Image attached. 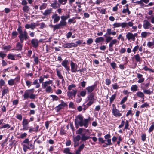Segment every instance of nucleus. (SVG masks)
I'll return each mask as SVG.
<instances>
[{
  "label": "nucleus",
  "mask_w": 154,
  "mask_h": 154,
  "mask_svg": "<svg viewBox=\"0 0 154 154\" xmlns=\"http://www.w3.org/2000/svg\"><path fill=\"white\" fill-rule=\"evenodd\" d=\"M90 120V118L88 117L87 119H84L81 115H79L76 116L75 119V124L79 125L80 127L84 126L85 128L88 127L89 123Z\"/></svg>",
  "instance_id": "f257e3e1"
},
{
  "label": "nucleus",
  "mask_w": 154,
  "mask_h": 154,
  "mask_svg": "<svg viewBox=\"0 0 154 154\" xmlns=\"http://www.w3.org/2000/svg\"><path fill=\"white\" fill-rule=\"evenodd\" d=\"M34 89H32L26 90L23 95L24 99H27L29 98L31 99H34L35 97V95L32 94L34 92Z\"/></svg>",
  "instance_id": "f03ea898"
},
{
  "label": "nucleus",
  "mask_w": 154,
  "mask_h": 154,
  "mask_svg": "<svg viewBox=\"0 0 154 154\" xmlns=\"http://www.w3.org/2000/svg\"><path fill=\"white\" fill-rule=\"evenodd\" d=\"M19 37L21 43H23L24 39L26 40L29 37L28 36L27 32L25 29L23 33H22L20 34L19 36Z\"/></svg>",
  "instance_id": "7ed1b4c3"
},
{
  "label": "nucleus",
  "mask_w": 154,
  "mask_h": 154,
  "mask_svg": "<svg viewBox=\"0 0 154 154\" xmlns=\"http://www.w3.org/2000/svg\"><path fill=\"white\" fill-rule=\"evenodd\" d=\"M137 33L133 34L131 32H128L126 35V38L128 40H132L134 41L135 40V37L137 36Z\"/></svg>",
  "instance_id": "20e7f679"
},
{
  "label": "nucleus",
  "mask_w": 154,
  "mask_h": 154,
  "mask_svg": "<svg viewBox=\"0 0 154 154\" xmlns=\"http://www.w3.org/2000/svg\"><path fill=\"white\" fill-rule=\"evenodd\" d=\"M113 108L112 109V112L113 115L116 117H119L122 116V114L119 111L116 109V107L114 104L112 105Z\"/></svg>",
  "instance_id": "39448f33"
},
{
  "label": "nucleus",
  "mask_w": 154,
  "mask_h": 154,
  "mask_svg": "<svg viewBox=\"0 0 154 154\" xmlns=\"http://www.w3.org/2000/svg\"><path fill=\"white\" fill-rule=\"evenodd\" d=\"M113 26L114 28H118L121 26L122 28H125L127 26H128V24L127 23L125 22L120 23H114Z\"/></svg>",
  "instance_id": "423d86ee"
},
{
  "label": "nucleus",
  "mask_w": 154,
  "mask_h": 154,
  "mask_svg": "<svg viewBox=\"0 0 154 154\" xmlns=\"http://www.w3.org/2000/svg\"><path fill=\"white\" fill-rule=\"evenodd\" d=\"M77 90V89L73 90L72 91H69L67 92V96L70 98L72 99L76 94Z\"/></svg>",
  "instance_id": "0eeeda50"
},
{
  "label": "nucleus",
  "mask_w": 154,
  "mask_h": 154,
  "mask_svg": "<svg viewBox=\"0 0 154 154\" xmlns=\"http://www.w3.org/2000/svg\"><path fill=\"white\" fill-rule=\"evenodd\" d=\"M73 138L74 147H76L79 145V141L81 139V137L79 135H77L76 137L73 136Z\"/></svg>",
  "instance_id": "6e6552de"
},
{
  "label": "nucleus",
  "mask_w": 154,
  "mask_h": 154,
  "mask_svg": "<svg viewBox=\"0 0 154 154\" xmlns=\"http://www.w3.org/2000/svg\"><path fill=\"white\" fill-rule=\"evenodd\" d=\"M88 101L87 104L88 106L91 105L94 102V96L93 94H90L88 97Z\"/></svg>",
  "instance_id": "1a4fd4ad"
},
{
  "label": "nucleus",
  "mask_w": 154,
  "mask_h": 154,
  "mask_svg": "<svg viewBox=\"0 0 154 154\" xmlns=\"http://www.w3.org/2000/svg\"><path fill=\"white\" fill-rule=\"evenodd\" d=\"M51 18L53 20V23H54L58 22L60 19V17L56 13L53 14Z\"/></svg>",
  "instance_id": "9d476101"
},
{
  "label": "nucleus",
  "mask_w": 154,
  "mask_h": 154,
  "mask_svg": "<svg viewBox=\"0 0 154 154\" xmlns=\"http://www.w3.org/2000/svg\"><path fill=\"white\" fill-rule=\"evenodd\" d=\"M152 25L147 20H144L143 21V26L145 29H148L151 27Z\"/></svg>",
  "instance_id": "9b49d317"
},
{
  "label": "nucleus",
  "mask_w": 154,
  "mask_h": 154,
  "mask_svg": "<svg viewBox=\"0 0 154 154\" xmlns=\"http://www.w3.org/2000/svg\"><path fill=\"white\" fill-rule=\"evenodd\" d=\"M67 24V23L66 21L61 20L59 23L57 24L58 29L62 28L63 27L66 26Z\"/></svg>",
  "instance_id": "f8f14e48"
},
{
  "label": "nucleus",
  "mask_w": 154,
  "mask_h": 154,
  "mask_svg": "<svg viewBox=\"0 0 154 154\" xmlns=\"http://www.w3.org/2000/svg\"><path fill=\"white\" fill-rule=\"evenodd\" d=\"M104 137L105 139V142H107V143H106L109 145H111L112 143L111 142V139H110L111 137V135L110 134H107Z\"/></svg>",
  "instance_id": "ddd939ff"
},
{
  "label": "nucleus",
  "mask_w": 154,
  "mask_h": 154,
  "mask_svg": "<svg viewBox=\"0 0 154 154\" xmlns=\"http://www.w3.org/2000/svg\"><path fill=\"white\" fill-rule=\"evenodd\" d=\"M67 106V104L64 101H62L60 104L59 105L56 107V109L57 112L59 111L60 110L63 109L64 107Z\"/></svg>",
  "instance_id": "4468645a"
},
{
  "label": "nucleus",
  "mask_w": 154,
  "mask_h": 154,
  "mask_svg": "<svg viewBox=\"0 0 154 154\" xmlns=\"http://www.w3.org/2000/svg\"><path fill=\"white\" fill-rule=\"evenodd\" d=\"M71 71L72 72H75L79 71L77 70V66L75 65L74 63L71 61Z\"/></svg>",
  "instance_id": "2eb2a0df"
},
{
  "label": "nucleus",
  "mask_w": 154,
  "mask_h": 154,
  "mask_svg": "<svg viewBox=\"0 0 154 154\" xmlns=\"http://www.w3.org/2000/svg\"><path fill=\"white\" fill-rule=\"evenodd\" d=\"M37 26L36 25L35 23H32L30 24H26L25 26V28L26 29L31 28L33 30Z\"/></svg>",
  "instance_id": "dca6fc26"
},
{
  "label": "nucleus",
  "mask_w": 154,
  "mask_h": 154,
  "mask_svg": "<svg viewBox=\"0 0 154 154\" xmlns=\"http://www.w3.org/2000/svg\"><path fill=\"white\" fill-rule=\"evenodd\" d=\"M31 43L33 47L36 48L38 46L39 41L36 39H33L31 40Z\"/></svg>",
  "instance_id": "f3484780"
},
{
  "label": "nucleus",
  "mask_w": 154,
  "mask_h": 154,
  "mask_svg": "<svg viewBox=\"0 0 154 154\" xmlns=\"http://www.w3.org/2000/svg\"><path fill=\"white\" fill-rule=\"evenodd\" d=\"M95 86V85H94L87 87L86 88V90L87 91V94H89L91 93L94 89Z\"/></svg>",
  "instance_id": "a211bd4d"
},
{
  "label": "nucleus",
  "mask_w": 154,
  "mask_h": 154,
  "mask_svg": "<svg viewBox=\"0 0 154 154\" xmlns=\"http://www.w3.org/2000/svg\"><path fill=\"white\" fill-rule=\"evenodd\" d=\"M77 45L74 43H67L64 44L63 47L65 48H70L72 47H76Z\"/></svg>",
  "instance_id": "6ab92c4d"
},
{
  "label": "nucleus",
  "mask_w": 154,
  "mask_h": 154,
  "mask_svg": "<svg viewBox=\"0 0 154 154\" xmlns=\"http://www.w3.org/2000/svg\"><path fill=\"white\" fill-rule=\"evenodd\" d=\"M53 82L52 80H50L48 81H46L43 82L42 84V87L43 89H45V88L49 86V84H52Z\"/></svg>",
  "instance_id": "aec40b11"
},
{
  "label": "nucleus",
  "mask_w": 154,
  "mask_h": 154,
  "mask_svg": "<svg viewBox=\"0 0 154 154\" xmlns=\"http://www.w3.org/2000/svg\"><path fill=\"white\" fill-rule=\"evenodd\" d=\"M143 75L137 73V77L138 79H139L137 81L139 83H141L143 82L145 80V79L143 77Z\"/></svg>",
  "instance_id": "412c9836"
},
{
  "label": "nucleus",
  "mask_w": 154,
  "mask_h": 154,
  "mask_svg": "<svg viewBox=\"0 0 154 154\" xmlns=\"http://www.w3.org/2000/svg\"><path fill=\"white\" fill-rule=\"evenodd\" d=\"M52 9L51 8L46 9L42 13V14L45 16H49L52 13Z\"/></svg>",
  "instance_id": "4be33fe9"
},
{
  "label": "nucleus",
  "mask_w": 154,
  "mask_h": 154,
  "mask_svg": "<svg viewBox=\"0 0 154 154\" xmlns=\"http://www.w3.org/2000/svg\"><path fill=\"white\" fill-rule=\"evenodd\" d=\"M35 125V128L30 127L29 129V132L31 133L33 132H38V129L39 128V126L38 125Z\"/></svg>",
  "instance_id": "5701e85b"
},
{
  "label": "nucleus",
  "mask_w": 154,
  "mask_h": 154,
  "mask_svg": "<svg viewBox=\"0 0 154 154\" xmlns=\"http://www.w3.org/2000/svg\"><path fill=\"white\" fill-rule=\"evenodd\" d=\"M81 140L82 141H85L91 137L89 136L86 135L85 134H81Z\"/></svg>",
  "instance_id": "b1692460"
},
{
  "label": "nucleus",
  "mask_w": 154,
  "mask_h": 154,
  "mask_svg": "<svg viewBox=\"0 0 154 154\" xmlns=\"http://www.w3.org/2000/svg\"><path fill=\"white\" fill-rule=\"evenodd\" d=\"M136 96L139 98H142L143 99H144L145 95L141 91H138L136 94Z\"/></svg>",
  "instance_id": "393cba45"
},
{
  "label": "nucleus",
  "mask_w": 154,
  "mask_h": 154,
  "mask_svg": "<svg viewBox=\"0 0 154 154\" xmlns=\"http://www.w3.org/2000/svg\"><path fill=\"white\" fill-rule=\"evenodd\" d=\"M57 74V76L60 79H62V83H64L65 81L63 77L62 76L60 71L57 70H56Z\"/></svg>",
  "instance_id": "a878e982"
},
{
  "label": "nucleus",
  "mask_w": 154,
  "mask_h": 154,
  "mask_svg": "<svg viewBox=\"0 0 154 154\" xmlns=\"http://www.w3.org/2000/svg\"><path fill=\"white\" fill-rule=\"evenodd\" d=\"M128 24V26L126 27H132V28L134 30V31H136L137 29V27L136 26H133L134 23L132 21H129Z\"/></svg>",
  "instance_id": "bb28decb"
},
{
  "label": "nucleus",
  "mask_w": 154,
  "mask_h": 154,
  "mask_svg": "<svg viewBox=\"0 0 154 154\" xmlns=\"http://www.w3.org/2000/svg\"><path fill=\"white\" fill-rule=\"evenodd\" d=\"M69 14H66V15H62L60 17L61 19L62 20L66 21V20L70 17Z\"/></svg>",
  "instance_id": "cd10ccee"
},
{
  "label": "nucleus",
  "mask_w": 154,
  "mask_h": 154,
  "mask_svg": "<svg viewBox=\"0 0 154 154\" xmlns=\"http://www.w3.org/2000/svg\"><path fill=\"white\" fill-rule=\"evenodd\" d=\"M151 34L149 32H143L141 33V36L142 38H145L146 37L149 36Z\"/></svg>",
  "instance_id": "c85d7f7f"
},
{
  "label": "nucleus",
  "mask_w": 154,
  "mask_h": 154,
  "mask_svg": "<svg viewBox=\"0 0 154 154\" xmlns=\"http://www.w3.org/2000/svg\"><path fill=\"white\" fill-rule=\"evenodd\" d=\"M58 4L57 0H54V2L51 4V6L54 9H56L57 8H59L60 5H58V7H57V4Z\"/></svg>",
  "instance_id": "c756f323"
},
{
  "label": "nucleus",
  "mask_w": 154,
  "mask_h": 154,
  "mask_svg": "<svg viewBox=\"0 0 154 154\" xmlns=\"http://www.w3.org/2000/svg\"><path fill=\"white\" fill-rule=\"evenodd\" d=\"M8 88L7 87H4V88L2 91V97L4 96L6 94L8 93Z\"/></svg>",
  "instance_id": "7c9ffc66"
},
{
  "label": "nucleus",
  "mask_w": 154,
  "mask_h": 154,
  "mask_svg": "<svg viewBox=\"0 0 154 154\" xmlns=\"http://www.w3.org/2000/svg\"><path fill=\"white\" fill-rule=\"evenodd\" d=\"M118 42V43H119V41H117V40L116 39H112L110 42L109 45H110L112 46H113V45L116 44Z\"/></svg>",
  "instance_id": "2f4dec72"
},
{
  "label": "nucleus",
  "mask_w": 154,
  "mask_h": 154,
  "mask_svg": "<svg viewBox=\"0 0 154 154\" xmlns=\"http://www.w3.org/2000/svg\"><path fill=\"white\" fill-rule=\"evenodd\" d=\"M104 39L103 37H100L97 38L95 40V42L96 43H99L104 41Z\"/></svg>",
  "instance_id": "473e14b6"
},
{
  "label": "nucleus",
  "mask_w": 154,
  "mask_h": 154,
  "mask_svg": "<svg viewBox=\"0 0 154 154\" xmlns=\"http://www.w3.org/2000/svg\"><path fill=\"white\" fill-rule=\"evenodd\" d=\"M45 91L47 93H50L52 92V89L51 86H49L45 88Z\"/></svg>",
  "instance_id": "72a5a7b5"
},
{
  "label": "nucleus",
  "mask_w": 154,
  "mask_h": 154,
  "mask_svg": "<svg viewBox=\"0 0 154 154\" xmlns=\"http://www.w3.org/2000/svg\"><path fill=\"white\" fill-rule=\"evenodd\" d=\"M131 91H136L138 90V86L136 85H132L131 87Z\"/></svg>",
  "instance_id": "f704fd0d"
},
{
  "label": "nucleus",
  "mask_w": 154,
  "mask_h": 154,
  "mask_svg": "<svg viewBox=\"0 0 154 154\" xmlns=\"http://www.w3.org/2000/svg\"><path fill=\"white\" fill-rule=\"evenodd\" d=\"M8 84L10 86H12L15 84L14 79H11L8 81Z\"/></svg>",
  "instance_id": "c9c22d12"
},
{
  "label": "nucleus",
  "mask_w": 154,
  "mask_h": 154,
  "mask_svg": "<svg viewBox=\"0 0 154 154\" xmlns=\"http://www.w3.org/2000/svg\"><path fill=\"white\" fill-rule=\"evenodd\" d=\"M30 121L28 120V119H23L22 122V125H28Z\"/></svg>",
  "instance_id": "e433bc0d"
},
{
  "label": "nucleus",
  "mask_w": 154,
  "mask_h": 154,
  "mask_svg": "<svg viewBox=\"0 0 154 154\" xmlns=\"http://www.w3.org/2000/svg\"><path fill=\"white\" fill-rule=\"evenodd\" d=\"M23 9L24 12L27 13L29 10L30 8L29 6L26 5L23 7Z\"/></svg>",
  "instance_id": "4c0bfd02"
},
{
  "label": "nucleus",
  "mask_w": 154,
  "mask_h": 154,
  "mask_svg": "<svg viewBox=\"0 0 154 154\" xmlns=\"http://www.w3.org/2000/svg\"><path fill=\"white\" fill-rule=\"evenodd\" d=\"M10 127V126L9 124H7L4 125H2L1 127H0V129L2 128L8 129Z\"/></svg>",
  "instance_id": "58836bf2"
},
{
  "label": "nucleus",
  "mask_w": 154,
  "mask_h": 154,
  "mask_svg": "<svg viewBox=\"0 0 154 154\" xmlns=\"http://www.w3.org/2000/svg\"><path fill=\"white\" fill-rule=\"evenodd\" d=\"M116 97V94H114L112 95L110 98V103L111 104L113 101L114 100Z\"/></svg>",
  "instance_id": "ea45409f"
},
{
  "label": "nucleus",
  "mask_w": 154,
  "mask_h": 154,
  "mask_svg": "<svg viewBox=\"0 0 154 154\" xmlns=\"http://www.w3.org/2000/svg\"><path fill=\"white\" fill-rule=\"evenodd\" d=\"M17 50H21L22 49V45L19 42H18L16 45Z\"/></svg>",
  "instance_id": "a19ab883"
},
{
  "label": "nucleus",
  "mask_w": 154,
  "mask_h": 154,
  "mask_svg": "<svg viewBox=\"0 0 154 154\" xmlns=\"http://www.w3.org/2000/svg\"><path fill=\"white\" fill-rule=\"evenodd\" d=\"M47 4L45 3H43L41 4L39 9L40 10H42L46 8L47 6Z\"/></svg>",
  "instance_id": "79ce46f5"
},
{
  "label": "nucleus",
  "mask_w": 154,
  "mask_h": 154,
  "mask_svg": "<svg viewBox=\"0 0 154 154\" xmlns=\"http://www.w3.org/2000/svg\"><path fill=\"white\" fill-rule=\"evenodd\" d=\"M18 33L16 31H13L12 33V38H15L17 37Z\"/></svg>",
  "instance_id": "37998d69"
},
{
  "label": "nucleus",
  "mask_w": 154,
  "mask_h": 154,
  "mask_svg": "<svg viewBox=\"0 0 154 154\" xmlns=\"http://www.w3.org/2000/svg\"><path fill=\"white\" fill-rule=\"evenodd\" d=\"M143 93L147 94L150 95L152 93L149 89H143Z\"/></svg>",
  "instance_id": "c03bdc74"
},
{
  "label": "nucleus",
  "mask_w": 154,
  "mask_h": 154,
  "mask_svg": "<svg viewBox=\"0 0 154 154\" xmlns=\"http://www.w3.org/2000/svg\"><path fill=\"white\" fill-rule=\"evenodd\" d=\"M104 36L106 38V42L107 43H108L109 42H110V41H111L112 40V37H111V36H106L105 35H104Z\"/></svg>",
  "instance_id": "a18cd8bd"
},
{
  "label": "nucleus",
  "mask_w": 154,
  "mask_h": 154,
  "mask_svg": "<svg viewBox=\"0 0 154 154\" xmlns=\"http://www.w3.org/2000/svg\"><path fill=\"white\" fill-rule=\"evenodd\" d=\"M8 58L12 60H15L14 56L12 54H8L7 57Z\"/></svg>",
  "instance_id": "49530a36"
},
{
  "label": "nucleus",
  "mask_w": 154,
  "mask_h": 154,
  "mask_svg": "<svg viewBox=\"0 0 154 154\" xmlns=\"http://www.w3.org/2000/svg\"><path fill=\"white\" fill-rule=\"evenodd\" d=\"M134 56L135 59L137 62H140L141 61V58L138 54H137Z\"/></svg>",
  "instance_id": "de8ad7c7"
},
{
  "label": "nucleus",
  "mask_w": 154,
  "mask_h": 154,
  "mask_svg": "<svg viewBox=\"0 0 154 154\" xmlns=\"http://www.w3.org/2000/svg\"><path fill=\"white\" fill-rule=\"evenodd\" d=\"M149 106V103L147 102L143 104H142L140 108H144L145 107L147 108Z\"/></svg>",
  "instance_id": "09e8293b"
},
{
  "label": "nucleus",
  "mask_w": 154,
  "mask_h": 154,
  "mask_svg": "<svg viewBox=\"0 0 154 154\" xmlns=\"http://www.w3.org/2000/svg\"><path fill=\"white\" fill-rule=\"evenodd\" d=\"M143 69L146 71H149L151 72H154V71L153 70L147 67L146 66H144V67L143 68Z\"/></svg>",
  "instance_id": "8fccbe9b"
},
{
  "label": "nucleus",
  "mask_w": 154,
  "mask_h": 154,
  "mask_svg": "<svg viewBox=\"0 0 154 154\" xmlns=\"http://www.w3.org/2000/svg\"><path fill=\"white\" fill-rule=\"evenodd\" d=\"M76 17H75L72 18H71L69 19L68 20V22L69 23H75V21H74V20H75L76 18Z\"/></svg>",
  "instance_id": "3c124183"
},
{
  "label": "nucleus",
  "mask_w": 154,
  "mask_h": 154,
  "mask_svg": "<svg viewBox=\"0 0 154 154\" xmlns=\"http://www.w3.org/2000/svg\"><path fill=\"white\" fill-rule=\"evenodd\" d=\"M154 129V122H152V125L149 129L148 131L149 133L152 132Z\"/></svg>",
  "instance_id": "603ef678"
},
{
  "label": "nucleus",
  "mask_w": 154,
  "mask_h": 154,
  "mask_svg": "<svg viewBox=\"0 0 154 154\" xmlns=\"http://www.w3.org/2000/svg\"><path fill=\"white\" fill-rule=\"evenodd\" d=\"M67 0H58V2L60 4L65 5L67 2Z\"/></svg>",
  "instance_id": "864d4df0"
},
{
  "label": "nucleus",
  "mask_w": 154,
  "mask_h": 154,
  "mask_svg": "<svg viewBox=\"0 0 154 154\" xmlns=\"http://www.w3.org/2000/svg\"><path fill=\"white\" fill-rule=\"evenodd\" d=\"M76 87V85L74 84H71V85H69L68 87V89L69 91H71L73 88Z\"/></svg>",
  "instance_id": "5fc2aeb1"
},
{
  "label": "nucleus",
  "mask_w": 154,
  "mask_h": 154,
  "mask_svg": "<svg viewBox=\"0 0 154 154\" xmlns=\"http://www.w3.org/2000/svg\"><path fill=\"white\" fill-rule=\"evenodd\" d=\"M49 26L51 28H53V31H55L58 28L57 26V24L53 25L52 24L50 25Z\"/></svg>",
  "instance_id": "6e6d98bb"
},
{
  "label": "nucleus",
  "mask_w": 154,
  "mask_h": 154,
  "mask_svg": "<svg viewBox=\"0 0 154 154\" xmlns=\"http://www.w3.org/2000/svg\"><path fill=\"white\" fill-rule=\"evenodd\" d=\"M69 63L68 61V60H64L62 61L61 63V64L63 66L68 65Z\"/></svg>",
  "instance_id": "4d7b16f0"
},
{
  "label": "nucleus",
  "mask_w": 154,
  "mask_h": 154,
  "mask_svg": "<svg viewBox=\"0 0 154 154\" xmlns=\"http://www.w3.org/2000/svg\"><path fill=\"white\" fill-rule=\"evenodd\" d=\"M34 143H28V146L29 149H34Z\"/></svg>",
  "instance_id": "13d9d810"
},
{
  "label": "nucleus",
  "mask_w": 154,
  "mask_h": 154,
  "mask_svg": "<svg viewBox=\"0 0 154 154\" xmlns=\"http://www.w3.org/2000/svg\"><path fill=\"white\" fill-rule=\"evenodd\" d=\"M98 10L101 13L103 14H105V11L106 10L105 9H102L101 8H100L98 9Z\"/></svg>",
  "instance_id": "bf43d9fd"
},
{
  "label": "nucleus",
  "mask_w": 154,
  "mask_h": 154,
  "mask_svg": "<svg viewBox=\"0 0 154 154\" xmlns=\"http://www.w3.org/2000/svg\"><path fill=\"white\" fill-rule=\"evenodd\" d=\"M64 153L69 154L70 152V149L69 148H67L65 149L63 151Z\"/></svg>",
  "instance_id": "052dcab7"
},
{
  "label": "nucleus",
  "mask_w": 154,
  "mask_h": 154,
  "mask_svg": "<svg viewBox=\"0 0 154 154\" xmlns=\"http://www.w3.org/2000/svg\"><path fill=\"white\" fill-rule=\"evenodd\" d=\"M128 97V95L127 97H124L121 100L120 102V104H122L124 103L127 100V97Z\"/></svg>",
  "instance_id": "680f3d73"
},
{
  "label": "nucleus",
  "mask_w": 154,
  "mask_h": 154,
  "mask_svg": "<svg viewBox=\"0 0 154 154\" xmlns=\"http://www.w3.org/2000/svg\"><path fill=\"white\" fill-rule=\"evenodd\" d=\"M51 97L53 98V100H58L59 99V98L58 97L55 95H51Z\"/></svg>",
  "instance_id": "e2e57ef3"
},
{
  "label": "nucleus",
  "mask_w": 154,
  "mask_h": 154,
  "mask_svg": "<svg viewBox=\"0 0 154 154\" xmlns=\"http://www.w3.org/2000/svg\"><path fill=\"white\" fill-rule=\"evenodd\" d=\"M86 94V91L85 90H83L81 91L80 93V95L83 97H85Z\"/></svg>",
  "instance_id": "0e129e2a"
},
{
  "label": "nucleus",
  "mask_w": 154,
  "mask_h": 154,
  "mask_svg": "<svg viewBox=\"0 0 154 154\" xmlns=\"http://www.w3.org/2000/svg\"><path fill=\"white\" fill-rule=\"evenodd\" d=\"M34 61L35 64H38L39 62L38 57H34Z\"/></svg>",
  "instance_id": "69168bd1"
},
{
  "label": "nucleus",
  "mask_w": 154,
  "mask_h": 154,
  "mask_svg": "<svg viewBox=\"0 0 154 154\" xmlns=\"http://www.w3.org/2000/svg\"><path fill=\"white\" fill-rule=\"evenodd\" d=\"M111 29L110 28L107 29V32L106 33V35H110L112 33Z\"/></svg>",
  "instance_id": "338daca9"
},
{
  "label": "nucleus",
  "mask_w": 154,
  "mask_h": 154,
  "mask_svg": "<svg viewBox=\"0 0 154 154\" xmlns=\"http://www.w3.org/2000/svg\"><path fill=\"white\" fill-rule=\"evenodd\" d=\"M147 45L149 47H150L152 46H153L154 47V44L153 42H149L147 44Z\"/></svg>",
  "instance_id": "774afa93"
}]
</instances>
